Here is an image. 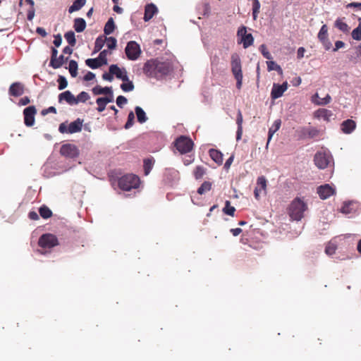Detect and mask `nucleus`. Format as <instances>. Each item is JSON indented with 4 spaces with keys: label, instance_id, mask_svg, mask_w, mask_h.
Wrapping results in <instances>:
<instances>
[{
    "label": "nucleus",
    "instance_id": "864d4df0",
    "mask_svg": "<svg viewBox=\"0 0 361 361\" xmlns=\"http://www.w3.org/2000/svg\"><path fill=\"white\" fill-rule=\"evenodd\" d=\"M116 102L118 107L123 108V106L127 104L128 99H126V97L123 95H119L117 97Z\"/></svg>",
    "mask_w": 361,
    "mask_h": 361
},
{
    "label": "nucleus",
    "instance_id": "49530a36",
    "mask_svg": "<svg viewBox=\"0 0 361 361\" xmlns=\"http://www.w3.org/2000/svg\"><path fill=\"white\" fill-rule=\"evenodd\" d=\"M135 114L133 111H130L128 115L127 122L126 123L125 129L130 128L134 124Z\"/></svg>",
    "mask_w": 361,
    "mask_h": 361
},
{
    "label": "nucleus",
    "instance_id": "a18cd8bd",
    "mask_svg": "<svg viewBox=\"0 0 361 361\" xmlns=\"http://www.w3.org/2000/svg\"><path fill=\"white\" fill-rule=\"evenodd\" d=\"M206 171L205 168L202 166H197L194 171V176L196 179H200L203 177Z\"/></svg>",
    "mask_w": 361,
    "mask_h": 361
},
{
    "label": "nucleus",
    "instance_id": "c03bdc74",
    "mask_svg": "<svg viewBox=\"0 0 361 361\" xmlns=\"http://www.w3.org/2000/svg\"><path fill=\"white\" fill-rule=\"evenodd\" d=\"M317 37L319 40L328 38V27L326 25H323L319 30Z\"/></svg>",
    "mask_w": 361,
    "mask_h": 361
},
{
    "label": "nucleus",
    "instance_id": "7ed1b4c3",
    "mask_svg": "<svg viewBox=\"0 0 361 361\" xmlns=\"http://www.w3.org/2000/svg\"><path fill=\"white\" fill-rule=\"evenodd\" d=\"M231 72L236 80V87L240 90L243 84V72L241 61L237 54H233L231 55Z\"/></svg>",
    "mask_w": 361,
    "mask_h": 361
},
{
    "label": "nucleus",
    "instance_id": "a211bd4d",
    "mask_svg": "<svg viewBox=\"0 0 361 361\" xmlns=\"http://www.w3.org/2000/svg\"><path fill=\"white\" fill-rule=\"evenodd\" d=\"M24 85L20 82L12 83L8 89V94L11 96L18 97L24 94Z\"/></svg>",
    "mask_w": 361,
    "mask_h": 361
},
{
    "label": "nucleus",
    "instance_id": "b1692460",
    "mask_svg": "<svg viewBox=\"0 0 361 361\" xmlns=\"http://www.w3.org/2000/svg\"><path fill=\"white\" fill-rule=\"evenodd\" d=\"M137 117V122L142 124L145 123L147 120L148 117L143 109L139 106L135 107V113Z\"/></svg>",
    "mask_w": 361,
    "mask_h": 361
},
{
    "label": "nucleus",
    "instance_id": "1a4fd4ad",
    "mask_svg": "<svg viewBox=\"0 0 361 361\" xmlns=\"http://www.w3.org/2000/svg\"><path fill=\"white\" fill-rule=\"evenodd\" d=\"M125 53L129 60L135 61L141 54L140 47L135 41H130L125 48Z\"/></svg>",
    "mask_w": 361,
    "mask_h": 361
},
{
    "label": "nucleus",
    "instance_id": "4c0bfd02",
    "mask_svg": "<svg viewBox=\"0 0 361 361\" xmlns=\"http://www.w3.org/2000/svg\"><path fill=\"white\" fill-rule=\"evenodd\" d=\"M105 44V38H104L103 36H99L97 37L95 42H94V48L93 54L97 53L99 51Z\"/></svg>",
    "mask_w": 361,
    "mask_h": 361
},
{
    "label": "nucleus",
    "instance_id": "c9c22d12",
    "mask_svg": "<svg viewBox=\"0 0 361 361\" xmlns=\"http://www.w3.org/2000/svg\"><path fill=\"white\" fill-rule=\"evenodd\" d=\"M123 82L120 87L123 92H128L135 89L134 84L133 81L129 80V78H128V80H123Z\"/></svg>",
    "mask_w": 361,
    "mask_h": 361
},
{
    "label": "nucleus",
    "instance_id": "58836bf2",
    "mask_svg": "<svg viewBox=\"0 0 361 361\" xmlns=\"http://www.w3.org/2000/svg\"><path fill=\"white\" fill-rule=\"evenodd\" d=\"M39 215L43 219H49V217H51L52 216L51 210L48 207H47L45 205H42V207H39Z\"/></svg>",
    "mask_w": 361,
    "mask_h": 361
},
{
    "label": "nucleus",
    "instance_id": "aec40b11",
    "mask_svg": "<svg viewBox=\"0 0 361 361\" xmlns=\"http://www.w3.org/2000/svg\"><path fill=\"white\" fill-rule=\"evenodd\" d=\"M66 101L69 105L73 106L77 104L75 101V96L69 90H66L59 95V102Z\"/></svg>",
    "mask_w": 361,
    "mask_h": 361
},
{
    "label": "nucleus",
    "instance_id": "f257e3e1",
    "mask_svg": "<svg viewBox=\"0 0 361 361\" xmlns=\"http://www.w3.org/2000/svg\"><path fill=\"white\" fill-rule=\"evenodd\" d=\"M170 71V63L158 59L147 61L143 67V73L147 76L157 79H160L163 76L168 75Z\"/></svg>",
    "mask_w": 361,
    "mask_h": 361
},
{
    "label": "nucleus",
    "instance_id": "c85d7f7f",
    "mask_svg": "<svg viewBox=\"0 0 361 361\" xmlns=\"http://www.w3.org/2000/svg\"><path fill=\"white\" fill-rule=\"evenodd\" d=\"M112 90V87H102L99 85H96L92 90V93L94 95L99 94H107L108 93H111V90Z\"/></svg>",
    "mask_w": 361,
    "mask_h": 361
},
{
    "label": "nucleus",
    "instance_id": "680f3d73",
    "mask_svg": "<svg viewBox=\"0 0 361 361\" xmlns=\"http://www.w3.org/2000/svg\"><path fill=\"white\" fill-rule=\"evenodd\" d=\"M49 113L56 114V109L54 106H49V108L44 109L41 111V114L42 116H45V115L48 114Z\"/></svg>",
    "mask_w": 361,
    "mask_h": 361
},
{
    "label": "nucleus",
    "instance_id": "4d7b16f0",
    "mask_svg": "<svg viewBox=\"0 0 361 361\" xmlns=\"http://www.w3.org/2000/svg\"><path fill=\"white\" fill-rule=\"evenodd\" d=\"M58 56V50L56 49V47H51V58H50V62H49V66L52 63H54V61Z\"/></svg>",
    "mask_w": 361,
    "mask_h": 361
},
{
    "label": "nucleus",
    "instance_id": "c756f323",
    "mask_svg": "<svg viewBox=\"0 0 361 361\" xmlns=\"http://www.w3.org/2000/svg\"><path fill=\"white\" fill-rule=\"evenodd\" d=\"M259 49L262 54V55L268 59V61H266L267 66V71L269 72L271 71V54L269 53L268 49L264 44H262L259 47Z\"/></svg>",
    "mask_w": 361,
    "mask_h": 361
},
{
    "label": "nucleus",
    "instance_id": "5fc2aeb1",
    "mask_svg": "<svg viewBox=\"0 0 361 361\" xmlns=\"http://www.w3.org/2000/svg\"><path fill=\"white\" fill-rule=\"evenodd\" d=\"M96 103L97 104V110L99 111V112H102L104 111L105 108H106V104L102 99L101 97H98L97 99H96Z\"/></svg>",
    "mask_w": 361,
    "mask_h": 361
},
{
    "label": "nucleus",
    "instance_id": "6ab92c4d",
    "mask_svg": "<svg viewBox=\"0 0 361 361\" xmlns=\"http://www.w3.org/2000/svg\"><path fill=\"white\" fill-rule=\"evenodd\" d=\"M357 205L353 201L345 202L340 209V212L344 214L351 215L355 213Z\"/></svg>",
    "mask_w": 361,
    "mask_h": 361
},
{
    "label": "nucleus",
    "instance_id": "423d86ee",
    "mask_svg": "<svg viewBox=\"0 0 361 361\" xmlns=\"http://www.w3.org/2000/svg\"><path fill=\"white\" fill-rule=\"evenodd\" d=\"M67 122L61 123L59 126V131L62 133L73 134L82 130L83 120L77 118L74 121L71 122L68 126L66 124Z\"/></svg>",
    "mask_w": 361,
    "mask_h": 361
},
{
    "label": "nucleus",
    "instance_id": "39448f33",
    "mask_svg": "<svg viewBox=\"0 0 361 361\" xmlns=\"http://www.w3.org/2000/svg\"><path fill=\"white\" fill-rule=\"evenodd\" d=\"M315 165L320 169H324L333 163V157L327 150L318 151L314 157Z\"/></svg>",
    "mask_w": 361,
    "mask_h": 361
},
{
    "label": "nucleus",
    "instance_id": "bf43d9fd",
    "mask_svg": "<svg viewBox=\"0 0 361 361\" xmlns=\"http://www.w3.org/2000/svg\"><path fill=\"white\" fill-rule=\"evenodd\" d=\"M54 39L53 43L55 46V47H60L62 43V37H61V34L55 35H54Z\"/></svg>",
    "mask_w": 361,
    "mask_h": 361
},
{
    "label": "nucleus",
    "instance_id": "de8ad7c7",
    "mask_svg": "<svg viewBox=\"0 0 361 361\" xmlns=\"http://www.w3.org/2000/svg\"><path fill=\"white\" fill-rule=\"evenodd\" d=\"M331 116V111L327 109H322L317 111V116L326 121H328Z\"/></svg>",
    "mask_w": 361,
    "mask_h": 361
},
{
    "label": "nucleus",
    "instance_id": "37998d69",
    "mask_svg": "<svg viewBox=\"0 0 361 361\" xmlns=\"http://www.w3.org/2000/svg\"><path fill=\"white\" fill-rule=\"evenodd\" d=\"M90 98V94L87 92L82 91L78 94L77 97H75V101L77 102V104L79 102L85 103Z\"/></svg>",
    "mask_w": 361,
    "mask_h": 361
},
{
    "label": "nucleus",
    "instance_id": "bb28decb",
    "mask_svg": "<svg viewBox=\"0 0 361 361\" xmlns=\"http://www.w3.org/2000/svg\"><path fill=\"white\" fill-rule=\"evenodd\" d=\"M86 4V0H75L73 4L68 8V13H72L73 12L80 10Z\"/></svg>",
    "mask_w": 361,
    "mask_h": 361
},
{
    "label": "nucleus",
    "instance_id": "f704fd0d",
    "mask_svg": "<svg viewBox=\"0 0 361 361\" xmlns=\"http://www.w3.org/2000/svg\"><path fill=\"white\" fill-rule=\"evenodd\" d=\"M85 63L88 67H90L92 69H97L103 66L97 58L87 59L85 61Z\"/></svg>",
    "mask_w": 361,
    "mask_h": 361
},
{
    "label": "nucleus",
    "instance_id": "052dcab7",
    "mask_svg": "<svg viewBox=\"0 0 361 361\" xmlns=\"http://www.w3.org/2000/svg\"><path fill=\"white\" fill-rule=\"evenodd\" d=\"M319 41L322 42V45L324 46L326 50H329L331 48L332 44L329 39V38L324 39Z\"/></svg>",
    "mask_w": 361,
    "mask_h": 361
},
{
    "label": "nucleus",
    "instance_id": "6e6552de",
    "mask_svg": "<svg viewBox=\"0 0 361 361\" xmlns=\"http://www.w3.org/2000/svg\"><path fill=\"white\" fill-rule=\"evenodd\" d=\"M175 146L181 154H185L192 150L193 142L188 137L182 135L176 140Z\"/></svg>",
    "mask_w": 361,
    "mask_h": 361
},
{
    "label": "nucleus",
    "instance_id": "f8f14e48",
    "mask_svg": "<svg viewBox=\"0 0 361 361\" xmlns=\"http://www.w3.org/2000/svg\"><path fill=\"white\" fill-rule=\"evenodd\" d=\"M37 113V110L35 106H29L24 109V123L27 127L32 126L35 123V116Z\"/></svg>",
    "mask_w": 361,
    "mask_h": 361
},
{
    "label": "nucleus",
    "instance_id": "dca6fc26",
    "mask_svg": "<svg viewBox=\"0 0 361 361\" xmlns=\"http://www.w3.org/2000/svg\"><path fill=\"white\" fill-rule=\"evenodd\" d=\"M335 190L329 185L324 184L317 188V193L322 200H326L333 195Z\"/></svg>",
    "mask_w": 361,
    "mask_h": 361
},
{
    "label": "nucleus",
    "instance_id": "ddd939ff",
    "mask_svg": "<svg viewBox=\"0 0 361 361\" xmlns=\"http://www.w3.org/2000/svg\"><path fill=\"white\" fill-rule=\"evenodd\" d=\"M267 179L261 176L257 180V185L254 190V195L256 199H259L261 195L266 194Z\"/></svg>",
    "mask_w": 361,
    "mask_h": 361
},
{
    "label": "nucleus",
    "instance_id": "393cba45",
    "mask_svg": "<svg viewBox=\"0 0 361 361\" xmlns=\"http://www.w3.org/2000/svg\"><path fill=\"white\" fill-rule=\"evenodd\" d=\"M209 154L211 159L217 164L221 165L223 163V154L219 150L210 149Z\"/></svg>",
    "mask_w": 361,
    "mask_h": 361
},
{
    "label": "nucleus",
    "instance_id": "4468645a",
    "mask_svg": "<svg viewBox=\"0 0 361 361\" xmlns=\"http://www.w3.org/2000/svg\"><path fill=\"white\" fill-rule=\"evenodd\" d=\"M288 87V84L286 81L283 82L282 84L274 83L272 85V99L282 97Z\"/></svg>",
    "mask_w": 361,
    "mask_h": 361
},
{
    "label": "nucleus",
    "instance_id": "a19ab883",
    "mask_svg": "<svg viewBox=\"0 0 361 361\" xmlns=\"http://www.w3.org/2000/svg\"><path fill=\"white\" fill-rule=\"evenodd\" d=\"M78 63L75 60H71L69 61L68 70L71 75L73 78H75L78 75Z\"/></svg>",
    "mask_w": 361,
    "mask_h": 361
},
{
    "label": "nucleus",
    "instance_id": "ea45409f",
    "mask_svg": "<svg viewBox=\"0 0 361 361\" xmlns=\"http://www.w3.org/2000/svg\"><path fill=\"white\" fill-rule=\"evenodd\" d=\"M212 184L209 181H204L202 183V185L197 189V193L200 195H203L206 192L211 190Z\"/></svg>",
    "mask_w": 361,
    "mask_h": 361
},
{
    "label": "nucleus",
    "instance_id": "6e6d98bb",
    "mask_svg": "<svg viewBox=\"0 0 361 361\" xmlns=\"http://www.w3.org/2000/svg\"><path fill=\"white\" fill-rule=\"evenodd\" d=\"M351 35H352V38L353 39L357 40V41H360L361 40V29L360 27L355 28L353 30Z\"/></svg>",
    "mask_w": 361,
    "mask_h": 361
},
{
    "label": "nucleus",
    "instance_id": "603ef678",
    "mask_svg": "<svg viewBox=\"0 0 361 361\" xmlns=\"http://www.w3.org/2000/svg\"><path fill=\"white\" fill-rule=\"evenodd\" d=\"M43 174L45 177L50 178L54 176L59 174V173L49 171V164H46L43 166Z\"/></svg>",
    "mask_w": 361,
    "mask_h": 361
},
{
    "label": "nucleus",
    "instance_id": "09e8293b",
    "mask_svg": "<svg viewBox=\"0 0 361 361\" xmlns=\"http://www.w3.org/2000/svg\"><path fill=\"white\" fill-rule=\"evenodd\" d=\"M108 51L106 49H104L100 51L98 57H97L99 61L102 63V65H106L108 63L107 61V55H108Z\"/></svg>",
    "mask_w": 361,
    "mask_h": 361
},
{
    "label": "nucleus",
    "instance_id": "338daca9",
    "mask_svg": "<svg viewBox=\"0 0 361 361\" xmlns=\"http://www.w3.org/2000/svg\"><path fill=\"white\" fill-rule=\"evenodd\" d=\"M345 43L342 41L338 40L335 42V47L333 48V51H337L339 49L344 47Z\"/></svg>",
    "mask_w": 361,
    "mask_h": 361
},
{
    "label": "nucleus",
    "instance_id": "a878e982",
    "mask_svg": "<svg viewBox=\"0 0 361 361\" xmlns=\"http://www.w3.org/2000/svg\"><path fill=\"white\" fill-rule=\"evenodd\" d=\"M236 123L238 125V128L236 131V140L239 141L241 139L243 134V116L240 111H238V112Z\"/></svg>",
    "mask_w": 361,
    "mask_h": 361
},
{
    "label": "nucleus",
    "instance_id": "13d9d810",
    "mask_svg": "<svg viewBox=\"0 0 361 361\" xmlns=\"http://www.w3.org/2000/svg\"><path fill=\"white\" fill-rule=\"evenodd\" d=\"M105 95V97H102L101 98L106 104L114 102L113 89L111 90V93H108Z\"/></svg>",
    "mask_w": 361,
    "mask_h": 361
},
{
    "label": "nucleus",
    "instance_id": "7c9ffc66",
    "mask_svg": "<svg viewBox=\"0 0 361 361\" xmlns=\"http://www.w3.org/2000/svg\"><path fill=\"white\" fill-rule=\"evenodd\" d=\"M154 163V160L153 158H147L144 159L143 167L145 176H147L150 173L151 170L152 169Z\"/></svg>",
    "mask_w": 361,
    "mask_h": 361
},
{
    "label": "nucleus",
    "instance_id": "cd10ccee",
    "mask_svg": "<svg viewBox=\"0 0 361 361\" xmlns=\"http://www.w3.org/2000/svg\"><path fill=\"white\" fill-rule=\"evenodd\" d=\"M116 25L113 18H109L104 27V32L106 35H109L114 31Z\"/></svg>",
    "mask_w": 361,
    "mask_h": 361
},
{
    "label": "nucleus",
    "instance_id": "2f4dec72",
    "mask_svg": "<svg viewBox=\"0 0 361 361\" xmlns=\"http://www.w3.org/2000/svg\"><path fill=\"white\" fill-rule=\"evenodd\" d=\"M68 57H65L63 54H61L60 56H57V58L54 61V63L51 65V67L54 69L59 68L65 63L66 61H68Z\"/></svg>",
    "mask_w": 361,
    "mask_h": 361
},
{
    "label": "nucleus",
    "instance_id": "412c9836",
    "mask_svg": "<svg viewBox=\"0 0 361 361\" xmlns=\"http://www.w3.org/2000/svg\"><path fill=\"white\" fill-rule=\"evenodd\" d=\"M157 11L158 8L154 4L151 3L147 4L145 8L144 20L147 22L151 20Z\"/></svg>",
    "mask_w": 361,
    "mask_h": 361
},
{
    "label": "nucleus",
    "instance_id": "79ce46f5",
    "mask_svg": "<svg viewBox=\"0 0 361 361\" xmlns=\"http://www.w3.org/2000/svg\"><path fill=\"white\" fill-rule=\"evenodd\" d=\"M235 212V208L231 206V202L226 200L225 202V207L223 208V212L228 216H233Z\"/></svg>",
    "mask_w": 361,
    "mask_h": 361
},
{
    "label": "nucleus",
    "instance_id": "9d476101",
    "mask_svg": "<svg viewBox=\"0 0 361 361\" xmlns=\"http://www.w3.org/2000/svg\"><path fill=\"white\" fill-rule=\"evenodd\" d=\"M58 244V238L51 233H44L42 235L38 240V245L42 248H52Z\"/></svg>",
    "mask_w": 361,
    "mask_h": 361
},
{
    "label": "nucleus",
    "instance_id": "9b49d317",
    "mask_svg": "<svg viewBox=\"0 0 361 361\" xmlns=\"http://www.w3.org/2000/svg\"><path fill=\"white\" fill-rule=\"evenodd\" d=\"M61 155L68 158H75L79 155V150L75 145L64 144L61 147Z\"/></svg>",
    "mask_w": 361,
    "mask_h": 361
},
{
    "label": "nucleus",
    "instance_id": "5701e85b",
    "mask_svg": "<svg viewBox=\"0 0 361 361\" xmlns=\"http://www.w3.org/2000/svg\"><path fill=\"white\" fill-rule=\"evenodd\" d=\"M86 21L82 18H76L73 21V28L76 32H82L86 28Z\"/></svg>",
    "mask_w": 361,
    "mask_h": 361
},
{
    "label": "nucleus",
    "instance_id": "8fccbe9b",
    "mask_svg": "<svg viewBox=\"0 0 361 361\" xmlns=\"http://www.w3.org/2000/svg\"><path fill=\"white\" fill-rule=\"evenodd\" d=\"M109 49H114L116 47L117 40L114 37H105V42Z\"/></svg>",
    "mask_w": 361,
    "mask_h": 361
},
{
    "label": "nucleus",
    "instance_id": "f03ea898",
    "mask_svg": "<svg viewBox=\"0 0 361 361\" xmlns=\"http://www.w3.org/2000/svg\"><path fill=\"white\" fill-rule=\"evenodd\" d=\"M307 209V204L301 199L295 198L288 207L289 216L292 220L300 221L303 218Z\"/></svg>",
    "mask_w": 361,
    "mask_h": 361
},
{
    "label": "nucleus",
    "instance_id": "0eeeda50",
    "mask_svg": "<svg viewBox=\"0 0 361 361\" xmlns=\"http://www.w3.org/2000/svg\"><path fill=\"white\" fill-rule=\"evenodd\" d=\"M239 44H243V48L247 49L254 42V37L251 33L247 32V27L244 25L240 27L237 32Z\"/></svg>",
    "mask_w": 361,
    "mask_h": 361
},
{
    "label": "nucleus",
    "instance_id": "69168bd1",
    "mask_svg": "<svg viewBox=\"0 0 361 361\" xmlns=\"http://www.w3.org/2000/svg\"><path fill=\"white\" fill-rule=\"evenodd\" d=\"M114 74H112L111 72H109V73L105 72L102 74V78L104 80L111 82L114 79Z\"/></svg>",
    "mask_w": 361,
    "mask_h": 361
},
{
    "label": "nucleus",
    "instance_id": "2eb2a0df",
    "mask_svg": "<svg viewBox=\"0 0 361 361\" xmlns=\"http://www.w3.org/2000/svg\"><path fill=\"white\" fill-rule=\"evenodd\" d=\"M319 134V131L313 127L308 126L302 128L300 130L299 137L301 139H312L317 137Z\"/></svg>",
    "mask_w": 361,
    "mask_h": 361
},
{
    "label": "nucleus",
    "instance_id": "e433bc0d",
    "mask_svg": "<svg viewBox=\"0 0 361 361\" xmlns=\"http://www.w3.org/2000/svg\"><path fill=\"white\" fill-rule=\"evenodd\" d=\"M337 249V244L335 241L331 240L329 241L325 247V253L327 255H332L335 253L336 250Z\"/></svg>",
    "mask_w": 361,
    "mask_h": 361
},
{
    "label": "nucleus",
    "instance_id": "4be33fe9",
    "mask_svg": "<svg viewBox=\"0 0 361 361\" xmlns=\"http://www.w3.org/2000/svg\"><path fill=\"white\" fill-rule=\"evenodd\" d=\"M356 127L355 122L352 119H347L341 123V130L345 134L351 133Z\"/></svg>",
    "mask_w": 361,
    "mask_h": 361
},
{
    "label": "nucleus",
    "instance_id": "774afa93",
    "mask_svg": "<svg viewBox=\"0 0 361 361\" xmlns=\"http://www.w3.org/2000/svg\"><path fill=\"white\" fill-rule=\"evenodd\" d=\"M95 78V74L91 71H88L84 76L85 81H90Z\"/></svg>",
    "mask_w": 361,
    "mask_h": 361
},
{
    "label": "nucleus",
    "instance_id": "0e129e2a",
    "mask_svg": "<svg viewBox=\"0 0 361 361\" xmlns=\"http://www.w3.org/2000/svg\"><path fill=\"white\" fill-rule=\"evenodd\" d=\"M252 11L254 13H259L260 8V4L258 0H252Z\"/></svg>",
    "mask_w": 361,
    "mask_h": 361
},
{
    "label": "nucleus",
    "instance_id": "e2e57ef3",
    "mask_svg": "<svg viewBox=\"0 0 361 361\" xmlns=\"http://www.w3.org/2000/svg\"><path fill=\"white\" fill-rule=\"evenodd\" d=\"M331 100V97L327 94L325 97L320 99L319 101L317 102V103L319 105H325L329 104Z\"/></svg>",
    "mask_w": 361,
    "mask_h": 361
},
{
    "label": "nucleus",
    "instance_id": "72a5a7b5",
    "mask_svg": "<svg viewBox=\"0 0 361 361\" xmlns=\"http://www.w3.org/2000/svg\"><path fill=\"white\" fill-rule=\"evenodd\" d=\"M334 25L336 28H338L339 30L342 31L344 33H346V32H348L349 30H350V27L348 25L347 23H345V22H343L342 20H341L340 18H338L335 23H334Z\"/></svg>",
    "mask_w": 361,
    "mask_h": 361
},
{
    "label": "nucleus",
    "instance_id": "473e14b6",
    "mask_svg": "<svg viewBox=\"0 0 361 361\" xmlns=\"http://www.w3.org/2000/svg\"><path fill=\"white\" fill-rule=\"evenodd\" d=\"M64 37L71 47H74L75 45L76 39L75 32L73 31L70 30L66 32L64 34Z\"/></svg>",
    "mask_w": 361,
    "mask_h": 361
},
{
    "label": "nucleus",
    "instance_id": "20e7f679",
    "mask_svg": "<svg viewBox=\"0 0 361 361\" xmlns=\"http://www.w3.org/2000/svg\"><path fill=\"white\" fill-rule=\"evenodd\" d=\"M140 183V178L132 173L126 174L118 179V186L124 191H130L132 189L137 188Z\"/></svg>",
    "mask_w": 361,
    "mask_h": 361
},
{
    "label": "nucleus",
    "instance_id": "f3484780",
    "mask_svg": "<svg viewBox=\"0 0 361 361\" xmlns=\"http://www.w3.org/2000/svg\"><path fill=\"white\" fill-rule=\"evenodd\" d=\"M109 72H111L112 74H114V75L118 78L123 80H128V73L125 68L121 69L117 64H112L109 66Z\"/></svg>",
    "mask_w": 361,
    "mask_h": 361
},
{
    "label": "nucleus",
    "instance_id": "3c124183",
    "mask_svg": "<svg viewBox=\"0 0 361 361\" xmlns=\"http://www.w3.org/2000/svg\"><path fill=\"white\" fill-rule=\"evenodd\" d=\"M57 82L59 83L58 89L59 90H64L68 86V81L63 75H59Z\"/></svg>",
    "mask_w": 361,
    "mask_h": 361
}]
</instances>
